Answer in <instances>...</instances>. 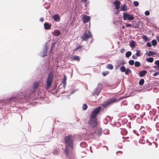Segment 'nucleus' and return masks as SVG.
Here are the masks:
<instances>
[{"label":"nucleus","mask_w":159,"mask_h":159,"mask_svg":"<svg viewBox=\"0 0 159 159\" xmlns=\"http://www.w3.org/2000/svg\"><path fill=\"white\" fill-rule=\"evenodd\" d=\"M65 148L64 150L65 155L68 157L69 153L72 152L73 148L74 140L71 136H67L64 138Z\"/></svg>","instance_id":"nucleus-1"},{"label":"nucleus","mask_w":159,"mask_h":159,"mask_svg":"<svg viewBox=\"0 0 159 159\" xmlns=\"http://www.w3.org/2000/svg\"><path fill=\"white\" fill-rule=\"evenodd\" d=\"M22 93L20 92V93L19 95H16L15 97H11L9 98L7 102L8 105H9L10 104H11L13 105L15 104V101L19 102V100H22L25 98V96L24 95H22Z\"/></svg>","instance_id":"nucleus-2"},{"label":"nucleus","mask_w":159,"mask_h":159,"mask_svg":"<svg viewBox=\"0 0 159 159\" xmlns=\"http://www.w3.org/2000/svg\"><path fill=\"white\" fill-rule=\"evenodd\" d=\"M53 73L52 72H50L46 79L47 84L46 85V89H48L51 86L53 80Z\"/></svg>","instance_id":"nucleus-3"},{"label":"nucleus","mask_w":159,"mask_h":159,"mask_svg":"<svg viewBox=\"0 0 159 159\" xmlns=\"http://www.w3.org/2000/svg\"><path fill=\"white\" fill-rule=\"evenodd\" d=\"M92 35L89 30L88 31V34L87 30L85 31L83 35L81 37L82 41H87L88 39L90 38Z\"/></svg>","instance_id":"nucleus-4"},{"label":"nucleus","mask_w":159,"mask_h":159,"mask_svg":"<svg viewBox=\"0 0 159 159\" xmlns=\"http://www.w3.org/2000/svg\"><path fill=\"white\" fill-rule=\"evenodd\" d=\"M117 98H112L108 99L106 102H104L102 104L103 106L106 107L109 105L114 103L117 100Z\"/></svg>","instance_id":"nucleus-5"},{"label":"nucleus","mask_w":159,"mask_h":159,"mask_svg":"<svg viewBox=\"0 0 159 159\" xmlns=\"http://www.w3.org/2000/svg\"><path fill=\"white\" fill-rule=\"evenodd\" d=\"M123 18L124 20H131L134 18L133 14H130L127 13H124L123 14Z\"/></svg>","instance_id":"nucleus-6"},{"label":"nucleus","mask_w":159,"mask_h":159,"mask_svg":"<svg viewBox=\"0 0 159 159\" xmlns=\"http://www.w3.org/2000/svg\"><path fill=\"white\" fill-rule=\"evenodd\" d=\"M101 108V107H99L94 110L92 113L90 117L92 118H96L97 115L99 112Z\"/></svg>","instance_id":"nucleus-7"},{"label":"nucleus","mask_w":159,"mask_h":159,"mask_svg":"<svg viewBox=\"0 0 159 159\" xmlns=\"http://www.w3.org/2000/svg\"><path fill=\"white\" fill-rule=\"evenodd\" d=\"M88 124L91 127H95L97 125V118H92L90 117L88 122Z\"/></svg>","instance_id":"nucleus-8"},{"label":"nucleus","mask_w":159,"mask_h":159,"mask_svg":"<svg viewBox=\"0 0 159 159\" xmlns=\"http://www.w3.org/2000/svg\"><path fill=\"white\" fill-rule=\"evenodd\" d=\"M100 85V84H98V87L97 88L94 90L93 95H97V96H98L101 91V88H99V87Z\"/></svg>","instance_id":"nucleus-9"},{"label":"nucleus","mask_w":159,"mask_h":159,"mask_svg":"<svg viewBox=\"0 0 159 159\" xmlns=\"http://www.w3.org/2000/svg\"><path fill=\"white\" fill-rule=\"evenodd\" d=\"M48 46L47 43H46V44L45 45L44 49L43 52L42 54H40V56L41 57H44L45 55H47L46 53L48 51Z\"/></svg>","instance_id":"nucleus-10"},{"label":"nucleus","mask_w":159,"mask_h":159,"mask_svg":"<svg viewBox=\"0 0 159 159\" xmlns=\"http://www.w3.org/2000/svg\"><path fill=\"white\" fill-rule=\"evenodd\" d=\"M82 20L84 23H87L90 20L89 16L87 15H85L83 16V17L82 18Z\"/></svg>","instance_id":"nucleus-11"},{"label":"nucleus","mask_w":159,"mask_h":159,"mask_svg":"<svg viewBox=\"0 0 159 159\" xmlns=\"http://www.w3.org/2000/svg\"><path fill=\"white\" fill-rule=\"evenodd\" d=\"M120 4V2L118 1V0H116L114 2V5L116 9L118 10L119 9Z\"/></svg>","instance_id":"nucleus-12"},{"label":"nucleus","mask_w":159,"mask_h":159,"mask_svg":"<svg viewBox=\"0 0 159 159\" xmlns=\"http://www.w3.org/2000/svg\"><path fill=\"white\" fill-rule=\"evenodd\" d=\"M52 18L55 21H58L60 19V16L58 14L54 15L52 16Z\"/></svg>","instance_id":"nucleus-13"},{"label":"nucleus","mask_w":159,"mask_h":159,"mask_svg":"<svg viewBox=\"0 0 159 159\" xmlns=\"http://www.w3.org/2000/svg\"><path fill=\"white\" fill-rule=\"evenodd\" d=\"M61 33L60 31L57 30H55L52 32V34L53 35L55 36H58L61 34Z\"/></svg>","instance_id":"nucleus-14"},{"label":"nucleus","mask_w":159,"mask_h":159,"mask_svg":"<svg viewBox=\"0 0 159 159\" xmlns=\"http://www.w3.org/2000/svg\"><path fill=\"white\" fill-rule=\"evenodd\" d=\"M39 83L37 82H35L33 86V90L34 92L36 90V89L39 86Z\"/></svg>","instance_id":"nucleus-15"},{"label":"nucleus","mask_w":159,"mask_h":159,"mask_svg":"<svg viewBox=\"0 0 159 159\" xmlns=\"http://www.w3.org/2000/svg\"><path fill=\"white\" fill-rule=\"evenodd\" d=\"M71 61H76L78 62L80 61V58L79 56L75 55L70 57Z\"/></svg>","instance_id":"nucleus-16"},{"label":"nucleus","mask_w":159,"mask_h":159,"mask_svg":"<svg viewBox=\"0 0 159 159\" xmlns=\"http://www.w3.org/2000/svg\"><path fill=\"white\" fill-rule=\"evenodd\" d=\"M44 26L45 30H48L51 28V24L46 22L44 24Z\"/></svg>","instance_id":"nucleus-17"},{"label":"nucleus","mask_w":159,"mask_h":159,"mask_svg":"<svg viewBox=\"0 0 159 159\" xmlns=\"http://www.w3.org/2000/svg\"><path fill=\"white\" fill-rule=\"evenodd\" d=\"M66 76L65 75H64V78L62 80V83L63 84V87L64 88L66 85Z\"/></svg>","instance_id":"nucleus-18"},{"label":"nucleus","mask_w":159,"mask_h":159,"mask_svg":"<svg viewBox=\"0 0 159 159\" xmlns=\"http://www.w3.org/2000/svg\"><path fill=\"white\" fill-rule=\"evenodd\" d=\"M128 9V7L126 6V4H124L123 6H121L120 10L121 11H126Z\"/></svg>","instance_id":"nucleus-19"},{"label":"nucleus","mask_w":159,"mask_h":159,"mask_svg":"<svg viewBox=\"0 0 159 159\" xmlns=\"http://www.w3.org/2000/svg\"><path fill=\"white\" fill-rule=\"evenodd\" d=\"M147 73L146 70H143L141 71L139 73V76L142 77L143 76L145 75Z\"/></svg>","instance_id":"nucleus-20"},{"label":"nucleus","mask_w":159,"mask_h":159,"mask_svg":"<svg viewBox=\"0 0 159 159\" xmlns=\"http://www.w3.org/2000/svg\"><path fill=\"white\" fill-rule=\"evenodd\" d=\"M60 150L58 149H54L53 154L55 155H57L58 154Z\"/></svg>","instance_id":"nucleus-21"},{"label":"nucleus","mask_w":159,"mask_h":159,"mask_svg":"<svg viewBox=\"0 0 159 159\" xmlns=\"http://www.w3.org/2000/svg\"><path fill=\"white\" fill-rule=\"evenodd\" d=\"M135 42L132 40L129 43L130 46L132 48H134L135 47Z\"/></svg>","instance_id":"nucleus-22"},{"label":"nucleus","mask_w":159,"mask_h":159,"mask_svg":"<svg viewBox=\"0 0 159 159\" xmlns=\"http://www.w3.org/2000/svg\"><path fill=\"white\" fill-rule=\"evenodd\" d=\"M156 54V53L154 52H152L151 51H149L148 53V56H151L154 55Z\"/></svg>","instance_id":"nucleus-23"},{"label":"nucleus","mask_w":159,"mask_h":159,"mask_svg":"<svg viewBox=\"0 0 159 159\" xmlns=\"http://www.w3.org/2000/svg\"><path fill=\"white\" fill-rule=\"evenodd\" d=\"M132 54V52L130 51L127 52L125 54V56L126 57H129Z\"/></svg>","instance_id":"nucleus-24"},{"label":"nucleus","mask_w":159,"mask_h":159,"mask_svg":"<svg viewBox=\"0 0 159 159\" xmlns=\"http://www.w3.org/2000/svg\"><path fill=\"white\" fill-rule=\"evenodd\" d=\"M146 61L148 62L152 63L153 61V58L152 57H150L147 58Z\"/></svg>","instance_id":"nucleus-25"},{"label":"nucleus","mask_w":159,"mask_h":159,"mask_svg":"<svg viewBox=\"0 0 159 159\" xmlns=\"http://www.w3.org/2000/svg\"><path fill=\"white\" fill-rule=\"evenodd\" d=\"M120 70L122 72H125L126 70V68L125 66H123L120 67Z\"/></svg>","instance_id":"nucleus-26"},{"label":"nucleus","mask_w":159,"mask_h":159,"mask_svg":"<svg viewBox=\"0 0 159 159\" xmlns=\"http://www.w3.org/2000/svg\"><path fill=\"white\" fill-rule=\"evenodd\" d=\"M135 66L136 67H139L141 65V64L139 61H135L134 64Z\"/></svg>","instance_id":"nucleus-27"},{"label":"nucleus","mask_w":159,"mask_h":159,"mask_svg":"<svg viewBox=\"0 0 159 159\" xmlns=\"http://www.w3.org/2000/svg\"><path fill=\"white\" fill-rule=\"evenodd\" d=\"M152 46H155L157 45V42L156 40L153 39L152 41Z\"/></svg>","instance_id":"nucleus-28"},{"label":"nucleus","mask_w":159,"mask_h":159,"mask_svg":"<svg viewBox=\"0 0 159 159\" xmlns=\"http://www.w3.org/2000/svg\"><path fill=\"white\" fill-rule=\"evenodd\" d=\"M131 72V70L128 68H127L126 69L125 71V74L126 75H128L129 73H130Z\"/></svg>","instance_id":"nucleus-29"},{"label":"nucleus","mask_w":159,"mask_h":159,"mask_svg":"<svg viewBox=\"0 0 159 159\" xmlns=\"http://www.w3.org/2000/svg\"><path fill=\"white\" fill-rule=\"evenodd\" d=\"M102 129H100L98 130V132H97V135H98V137L100 136L101 134H102Z\"/></svg>","instance_id":"nucleus-30"},{"label":"nucleus","mask_w":159,"mask_h":159,"mask_svg":"<svg viewBox=\"0 0 159 159\" xmlns=\"http://www.w3.org/2000/svg\"><path fill=\"white\" fill-rule=\"evenodd\" d=\"M144 82V80L143 79H141L139 82V84L140 85H142Z\"/></svg>","instance_id":"nucleus-31"},{"label":"nucleus","mask_w":159,"mask_h":159,"mask_svg":"<svg viewBox=\"0 0 159 159\" xmlns=\"http://www.w3.org/2000/svg\"><path fill=\"white\" fill-rule=\"evenodd\" d=\"M107 68L108 69L111 70L113 68V66L111 64H108L107 66Z\"/></svg>","instance_id":"nucleus-32"},{"label":"nucleus","mask_w":159,"mask_h":159,"mask_svg":"<svg viewBox=\"0 0 159 159\" xmlns=\"http://www.w3.org/2000/svg\"><path fill=\"white\" fill-rule=\"evenodd\" d=\"M128 63L131 66L134 65V61L132 60H129Z\"/></svg>","instance_id":"nucleus-33"},{"label":"nucleus","mask_w":159,"mask_h":159,"mask_svg":"<svg viewBox=\"0 0 159 159\" xmlns=\"http://www.w3.org/2000/svg\"><path fill=\"white\" fill-rule=\"evenodd\" d=\"M50 6V5L49 3H46L44 5V7L45 8H48Z\"/></svg>","instance_id":"nucleus-34"},{"label":"nucleus","mask_w":159,"mask_h":159,"mask_svg":"<svg viewBox=\"0 0 159 159\" xmlns=\"http://www.w3.org/2000/svg\"><path fill=\"white\" fill-rule=\"evenodd\" d=\"M142 37L145 41H146L148 40V38L146 36L143 35L142 36Z\"/></svg>","instance_id":"nucleus-35"},{"label":"nucleus","mask_w":159,"mask_h":159,"mask_svg":"<svg viewBox=\"0 0 159 159\" xmlns=\"http://www.w3.org/2000/svg\"><path fill=\"white\" fill-rule=\"evenodd\" d=\"M87 105L86 104H84L82 107L83 110H85L87 109Z\"/></svg>","instance_id":"nucleus-36"},{"label":"nucleus","mask_w":159,"mask_h":159,"mask_svg":"<svg viewBox=\"0 0 159 159\" xmlns=\"http://www.w3.org/2000/svg\"><path fill=\"white\" fill-rule=\"evenodd\" d=\"M133 4L135 7H137L139 6V3L138 2L136 1H134L133 2Z\"/></svg>","instance_id":"nucleus-37"},{"label":"nucleus","mask_w":159,"mask_h":159,"mask_svg":"<svg viewBox=\"0 0 159 159\" xmlns=\"http://www.w3.org/2000/svg\"><path fill=\"white\" fill-rule=\"evenodd\" d=\"M154 63L157 66L159 70V60H158L155 61Z\"/></svg>","instance_id":"nucleus-38"},{"label":"nucleus","mask_w":159,"mask_h":159,"mask_svg":"<svg viewBox=\"0 0 159 159\" xmlns=\"http://www.w3.org/2000/svg\"><path fill=\"white\" fill-rule=\"evenodd\" d=\"M137 110H138L140 107V106L138 104H136L134 107Z\"/></svg>","instance_id":"nucleus-39"},{"label":"nucleus","mask_w":159,"mask_h":159,"mask_svg":"<svg viewBox=\"0 0 159 159\" xmlns=\"http://www.w3.org/2000/svg\"><path fill=\"white\" fill-rule=\"evenodd\" d=\"M125 64V61H122V62H120V63L118 65V66H117V68H118V67L120 66H121V65H124Z\"/></svg>","instance_id":"nucleus-40"},{"label":"nucleus","mask_w":159,"mask_h":159,"mask_svg":"<svg viewBox=\"0 0 159 159\" xmlns=\"http://www.w3.org/2000/svg\"><path fill=\"white\" fill-rule=\"evenodd\" d=\"M106 119L108 121H110L111 120V118L109 116H107L106 118Z\"/></svg>","instance_id":"nucleus-41"},{"label":"nucleus","mask_w":159,"mask_h":159,"mask_svg":"<svg viewBox=\"0 0 159 159\" xmlns=\"http://www.w3.org/2000/svg\"><path fill=\"white\" fill-rule=\"evenodd\" d=\"M145 14L146 16H149L150 14V12L148 11H146L145 12Z\"/></svg>","instance_id":"nucleus-42"},{"label":"nucleus","mask_w":159,"mask_h":159,"mask_svg":"<svg viewBox=\"0 0 159 159\" xmlns=\"http://www.w3.org/2000/svg\"><path fill=\"white\" fill-rule=\"evenodd\" d=\"M156 127L157 130H159V123H157L156 124Z\"/></svg>","instance_id":"nucleus-43"},{"label":"nucleus","mask_w":159,"mask_h":159,"mask_svg":"<svg viewBox=\"0 0 159 159\" xmlns=\"http://www.w3.org/2000/svg\"><path fill=\"white\" fill-rule=\"evenodd\" d=\"M146 45L149 47H151L152 46L151 43L149 42L147 43Z\"/></svg>","instance_id":"nucleus-44"},{"label":"nucleus","mask_w":159,"mask_h":159,"mask_svg":"<svg viewBox=\"0 0 159 159\" xmlns=\"http://www.w3.org/2000/svg\"><path fill=\"white\" fill-rule=\"evenodd\" d=\"M82 47V46H81L80 45H79L75 49V51H76L78 50L79 49L81 48Z\"/></svg>","instance_id":"nucleus-45"},{"label":"nucleus","mask_w":159,"mask_h":159,"mask_svg":"<svg viewBox=\"0 0 159 159\" xmlns=\"http://www.w3.org/2000/svg\"><path fill=\"white\" fill-rule=\"evenodd\" d=\"M125 26L127 27H131L132 25L131 24L129 23H127Z\"/></svg>","instance_id":"nucleus-46"},{"label":"nucleus","mask_w":159,"mask_h":159,"mask_svg":"<svg viewBox=\"0 0 159 159\" xmlns=\"http://www.w3.org/2000/svg\"><path fill=\"white\" fill-rule=\"evenodd\" d=\"M136 55L137 57H139L140 56V52H138V50L137 51Z\"/></svg>","instance_id":"nucleus-47"},{"label":"nucleus","mask_w":159,"mask_h":159,"mask_svg":"<svg viewBox=\"0 0 159 159\" xmlns=\"http://www.w3.org/2000/svg\"><path fill=\"white\" fill-rule=\"evenodd\" d=\"M158 75H159V71L154 73L153 75L154 76H156Z\"/></svg>","instance_id":"nucleus-48"},{"label":"nucleus","mask_w":159,"mask_h":159,"mask_svg":"<svg viewBox=\"0 0 159 159\" xmlns=\"http://www.w3.org/2000/svg\"><path fill=\"white\" fill-rule=\"evenodd\" d=\"M139 142L140 143L141 142L143 143H145V141L144 140H143L142 139H140V140H139Z\"/></svg>","instance_id":"nucleus-49"},{"label":"nucleus","mask_w":159,"mask_h":159,"mask_svg":"<svg viewBox=\"0 0 159 159\" xmlns=\"http://www.w3.org/2000/svg\"><path fill=\"white\" fill-rule=\"evenodd\" d=\"M124 48H121V49L120 50V52L121 53H122L124 52Z\"/></svg>","instance_id":"nucleus-50"},{"label":"nucleus","mask_w":159,"mask_h":159,"mask_svg":"<svg viewBox=\"0 0 159 159\" xmlns=\"http://www.w3.org/2000/svg\"><path fill=\"white\" fill-rule=\"evenodd\" d=\"M156 39L158 43H159V36H157Z\"/></svg>","instance_id":"nucleus-51"},{"label":"nucleus","mask_w":159,"mask_h":159,"mask_svg":"<svg viewBox=\"0 0 159 159\" xmlns=\"http://www.w3.org/2000/svg\"><path fill=\"white\" fill-rule=\"evenodd\" d=\"M132 58L133 59H136L137 57H135L134 55L132 56Z\"/></svg>","instance_id":"nucleus-52"},{"label":"nucleus","mask_w":159,"mask_h":159,"mask_svg":"<svg viewBox=\"0 0 159 159\" xmlns=\"http://www.w3.org/2000/svg\"><path fill=\"white\" fill-rule=\"evenodd\" d=\"M44 20V19L43 18H41L40 19V20L41 22H43Z\"/></svg>","instance_id":"nucleus-53"},{"label":"nucleus","mask_w":159,"mask_h":159,"mask_svg":"<svg viewBox=\"0 0 159 159\" xmlns=\"http://www.w3.org/2000/svg\"><path fill=\"white\" fill-rule=\"evenodd\" d=\"M87 0H81V1L82 2L84 3H85L87 1Z\"/></svg>","instance_id":"nucleus-54"},{"label":"nucleus","mask_w":159,"mask_h":159,"mask_svg":"<svg viewBox=\"0 0 159 159\" xmlns=\"http://www.w3.org/2000/svg\"><path fill=\"white\" fill-rule=\"evenodd\" d=\"M153 143L155 145L156 148H157V145H158L157 143L155 142H153Z\"/></svg>","instance_id":"nucleus-55"},{"label":"nucleus","mask_w":159,"mask_h":159,"mask_svg":"<svg viewBox=\"0 0 159 159\" xmlns=\"http://www.w3.org/2000/svg\"><path fill=\"white\" fill-rule=\"evenodd\" d=\"M52 47H51V51L52 50V49L53 47L54 46V44L52 43Z\"/></svg>","instance_id":"nucleus-56"},{"label":"nucleus","mask_w":159,"mask_h":159,"mask_svg":"<svg viewBox=\"0 0 159 159\" xmlns=\"http://www.w3.org/2000/svg\"><path fill=\"white\" fill-rule=\"evenodd\" d=\"M76 91V90H73L72 91H71V94H72L73 93H74L75 92V91Z\"/></svg>","instance_id":"nucleus-57"},{"label":"nucleus","mask_w":159,"mask_h":159,"mask_svg":"<svg viewBox=\"0 0 159 159\" xmlns=\"http://www.w3.org/2000/svg\"><path fill=\"white\" fill-rule=\"evenodd\" d=\"M145 113H144L143 114V115H141L140 116V118H143V116L144 115H145Z\"/></svg>","instance_id":"nucleus-58"},{"label":"nucleus","mask_w":159,"mask_h":159,"mask_svg":"<svg viewBox=\"0 0 159 159\" xmlns=\"http://www.w3.org/2000/svg\"><path fill=\"white\" fill-rule=\"evenodd\" d=\"M102 74L103 75L105 76L106 75V73H103Z\"/></svg>","instance_id":"nucleus-59"},{"label":"nucleus","mask_w":159,"mask_h":159,"mask_svg":"<svg viewBox=\"0 0 159 159\" xmlns=\"http://www.w3.org/2000/svg\"><path fill=\"white\" fill-rule=\"evenodd\" d=\"M145 132H146L145 131H142L141 133H145Z\"/></svg>","instance_id":"nucleus-60"},{"label":"nucleus","mask_w":159,"mask_h":159,"mask_svg":"<svg viewBox=\"0 0 159 159\" xmlns=\"http://www.w3.org/2000/svg\"><path fill=\"white\" fill-rule=\"evenodd\" d=\"M124 130V131H125V134H127V132H126L125 130Z\"/></svg>","instance_id":"nucleus-61"},{"label":"nucleus","mask_w":159,"mask_h":159,"mask_svg":"<svg viewBox=\"0 0 159 159\" xmlns=\"http://www.w3.org/2000/svg\"><path fill=\"white\" fill-rule=\"evenodd\" d=\"M118 152H122V151H118L116 152V154H117Z\"/></svg>","instance_id":"nucleus-62"},{"label":"nucleus","mask_w":159,"mask_h":159,"mask_svg":"<svg viewBox=\"0 0 159 159\" xmlns=\"http://www.w3.org/2000/svg\"><path fill=\"white\" fill-rule=\"evenodd\" d=\"M157 137L159 138V134H157Z\"/></svg>","instance_id":"nucleus-63"},{"label":"nucleus","mask_w":159,"mask_h":159,"mask_svg":"<svg viewBox=\"0 0 159 159\" xmlns=\"http://www.w3.org/2000/svg\"><path fill=\"white\" fill-rule=\"evenodd\" d=\"M122 28L123 29H124L125 28V26H123Z\"/></svg>","instance_id":"nucleus-64"}]
</instances>
